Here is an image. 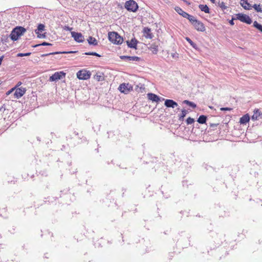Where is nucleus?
Here are the masks:
<instances>
[{"label": "nucleus", "instance_id": "1", "mask_svg": "<svg viewBox=\"0 0 262 262\" xmlns=\"http://www.w3.org/2000/svg\"><path fill=\"white\" fill-rule=\"evenodd\" d=\"M26 32V29L22 27H16L11 32L10 38L13 41H16L18 37Z\"/></svg>", "mask_w": 262, "mask_h": 262}, {"label": "nucleus", "instance_id": "2", "mask_svg": "<svg viewBox=\"0 0 262 262\" xmlns=\"http://www.w3.org/2000/svg\"><path fill=\"white\" fill-rule=\"evenodd\" d=\"M108 37L111 42L116 45L121 44L123 40V38L116 32H109Z\"/></svg>", "mask_w": 262, "mask_h": 262}, {"label": "nucleus", "instance_id": "3", "mask_svg": "<svg viewBox=\"0 0 262 262\" xmlns=\"http://www.w3.org/2000/svg\"><path fill=\"white\" fill-rule=\"evenodd\" d=\"M125 8L129 11L133 12H136L138 9V5L137 3L133 0H129L125 3Z\"/></svg>", "mask_w": 262, "mask_h": 262}, {"label": "nucleus", "instance_id": "4", "mask_svg": "<svg viewBox=\"0 0 262 262\" xmlns=\"http://www.w3.org/2000/svg\"><path fill=\"white\" fill-rule=\"evenodd\" d=\"M91 73L86 70H80L77 73V77L79 79L87 80L91 77Z\"/></svg>", "mask_w": 262, "mask_h": 262}, {"label": "nucleus", "instance_id": "5", "mask_svg": "<svg viewBox=\"0 0 262 262\" xmlns=\"http://www.w3.org/2000/svg\"><path fill=\"white\" fill-rule=\"evenodd\" d=\"M14 93L13 94V98L19 99L21 98L26 93V89L25 88L20 87L17 88V86H15Z\"/></svg>", "mask_w": 262, "mask_h": 262}, {"label": "nucleus", "instance_id": "6", "mask_svg": "<svg viewBox=\"0 0 262 262\" xmlns=\"http://www.w3.org/2000/svg\"><path fill=\"white\" fill-rule=\"evenodd\" d=\"M236 19L247 24H251L252 23V20L248 15L242 13H238L236 14Z\"/></svg>", "mask_w": 262, "mask_h": 262}, {"label": "nucleus", "instance_id": "7", "mask_svg": "<svg viewBox=\"0 0 262 262\" xmlns=\"http://www.w3.org/2000/svg\"><path fill=\"white\" fill-rule=\"evenodd\" d=\"M66 76V73L63 71L56 72L50 77V81H56L62 79Z\"/></svg>", "mask_w": 262, "mask_h": 262}, {"label": "nucleus", "instance_id": "8", "mask_svg": "<svg viewBox=\"0 0 262 262\" xmlns=\"http://www.w3.org/2000/svg\"><path fill=\"white\" fill-rule=\"evenodd\" d=\"M132 88L133 87L130 84L123 83L119 85L118 89L121 93L126 94L128 93L130 90H132Z\"/></svg>", "mask_w": 262, "mask_h": 262}, {"label": "nucleus", "instance_id": "9", "mask_svg": "<svg viewBox=\"0 0 262 262\" xmlns=\"http://www.w3.org/2000/svg\"><path fill=\"white\" fill-rule=\"evenodd\" d=\"M71 35L76 42H82L84 41V36L81 33L71 32Z\"/></svg>", "mask_w": 262, "mask_h": 262}, {"label": "nucleus", "instance_id": "10", "mask_svg": "<svg viewBox=\"0 0 262 262\" xmlns=\"http://www.w3.org/2000/svg\"><path fill=\"white\" fill-rule=\"evenodd\" d=\"M194 28L198 31L204 32L206 30L204 24L200 21L197 20L193 24Z\"/></svg>", "mask_w": 262, "mask_h": 262}, {"label": "nucleus", "instance_id": "11", "mask_svg": "<svg viewBox=\"0 0 262 262\" xmlns=\"http://www.w3.org/2000/svg\"><path fill=\"white\" fill-rule=\"evenodd\" d=\"M164 105L167 107L174 108L177 107L178 103L171 99H166L165 100Z\"/></svg>", "mask_w": 262, "mask_h": 262}, {"label": "nucleus", "instance_id": "12", "mask_svg": "<svg viewBox=\"0 0 262 262\" xmlns=\"http://www.w3.org/2000/svg\"><path fill=\"white\" fill-rule=\"evenodd\" d=\"M143 32L144 34V36L146 38L151 39L154 36L151 33L150 29L148 28H144L143 29Z\"/></svg>", "mask_w": 262, "mask_h": 262}, {"label": "nucleus", "instance_id": "13", "mask_svg": "<svg viewBox=\"0 0 262 262\" xmlns=\"http://www.w3.org/2000/svg\"><path fill=\"white\" fill-rule=\"evenodd\" d=\"M261 119V113L258 110L254 111L253 115L252 116L251 119L253 121Z\"/></svg>", "mask_w": 262, "mask_h": 262}, {"label": "nucleus", "instance_id": "14", "mask_svg": "<svg viewBox=\"0 0 262 262\" xmlns=\"http://www.w3.org/2000/svg\"><path fill=\"white\" fill-rule=\"evenodd\" d=\"M240 4L246 10H251L252 8V6L248 3L246 0H241Z\"/></svg>", "mask_w": 262, "mask_h": 262}, {"label": "nucleus", "instance_id": "15", "mask_svg": "<svg viewBox=\"0 0 262 262\" xmlns=\"http://www.w3.org/2000/svg\"><path fill=\"white\" fill-rule=\"evenodd\" d=\"M147 96H148V98L149 100H150L154 102H158L160 100V98L159 97V96H158L157 95H156L155 94L148 93L147 94Z\"/></svg>", "mask_w": 262, "mask_h": 262}, {"label": "nucleus", "instance_id": "16", "mask_svg": "<svg viewBox=\"0 0 262 262\" xmlns=\"http://www.w3.org/2000/svg\"><path fill=\"white\" fill-rule=\"evenodd\" d=\"M137 42V40L135 38L132 39L130 41H126L128 47L134 49H136Z\"/></svg>", "mask_w": 262, "mask_h": 262}, {"label": "nucleus", "instance_id": "17", "mask_svg": "<svg viewBox=\"0 0 262 262\" xmlns=\"http://www.w3.org/2000/svg\"><path fill=\"white\" fill-rule=\"evenodd\" d=\"M175 10L178 12L179 14L182 15L183 17L186 18V17H188V14L186 12L184 11L181 8L179 7H177L175 8Z\"/></svg>", "mask_w": 262, "mask_h": 262}, {"label": "nucleus", "instance_id": "18", "mask_svg": "<svg viewBox=\"0 0 262 262\" xmlns=\"http://www.w3.org/2000/svg\"><path fill=\"white\" fill-rule=\"evenodd\" d=\"M122 59H127L129 61H139L140 58L137 56H122L121 57Z\"/></svg>", "mask_w": 262, "mask_h": 262}, {"label": "nucleus", "instance_id": "19", "mask_svg": "<svg viewBox=\"0 0 262 262\" xmlns=\"http://www.w3.org/2000/svg\"><path fill=\"white\" fill-rule=\"evenodd\" d=\"M87 40H88L89 44L90 45H93V46L98 45V41L94 37L90 36L89 37V38L87 39Z\"/></svg>", "mask_w": 262, "mask_h": 262}, {"label": "nucleus", "instance_id": "20", "mask_svg": "<svg viewBox=\"0 0 262 262\" xmlns=\"http://www.w3.org/2000/svg\"><path fill=\"white\" fill-rule=\"evenodd\" d=\"M250 120V117L248 114L244 115L240 119L239 122L241 124H246Z\"/></svg>", "mask_w": 262, "mask_h": 262}, {"label": "nucleus", "instance_id": "21", "mask_svg": "<svg viewBox=\"0 0 262 262\" xmlns=\"http://www.w3.org/2000/svg\"><path fill=\"white\" fill-rule=\"evenodd\" d=\"M94 79L98 81H102L104 80L103 74L102 73H97L94 76Z\"/></svg>", "mask_w": 262, "mask_h": 262}, {"label": "nucleus", "instance_id": "22", "mask_svg": "<svg viewBox=\"0 0 262 262\" xmlns=\"http://www.w3.org/2000/svg\"><path fill=\"white\" fill-rule=\"evenodd\" d=\"M199 8L201 9V11H204L205 13H209V9L208 7L205 5H200L199 6Z\"/></svg>", "mask_w": 262, "mask_h": 262}, {"label": "nucleus", "instance_id": "23", "mask_svg": "<svg viewBox=\"0 0 262 262\" xmlns=\"http://www.w3.org/2000/svg\"><path fill=\"white\" fill-rule=\"evenodd\" d=\"M207 117L205 115H201L198 119V122L200 124H204L206 122Z\"/></svg>", "mask_w": 262, "mask_h": 262}, {"label": "nucleus", "instance_id": "24", "mask_svg": "<svg viewBox=\"0 0 262 262\" xmlns=\"http://www.w3.org/2000/svg\"><path fill=\"white\" fill-rule=\"evenodd\" d=\"M150 49L154 54H157L158 51V47L155 44H151L150 47Z\"/></svg>", "mask_w": 262, "mask_h": 262}, {"label": "nucleus", "instance_id": "25", "mask_svg": "<svg viewBox=\"0 0 262 262\" xmlns=\"http://www.w3.org/2000/svg\"><path fill=\"white\" fill-rule=\"evenodd\" d=\"M183 103L190 106L192 108H195L196 107V105L194 103L187 100H184Z\"/></svg>", "mask_w": 262, "mask_h": 262}, {"label": "nucleus", "instance_id": "26", "mask_svg": "<svg viewBox=\"0 0 262 262\" xmlns=\"http://www.w3.org/2000/svg\"><path fill=\"white\" fill-rule=\"evenodd\" d=\"M252 8H253L257 12H262V5H260V4H254L252 6Z\"/></svg>", "mask_w": 262, "mask_h": 262}, {"label": "nucleus", "instance_id": "27", "mask_svg": "<svg viewBox=\"0 0 262 262\" xmlns=\"http://www.w3.org/2000/svg\"><path fill=\"white\" fill-rule=\"evenodd\" d=\"M44 29H45L44 25L40 24L38 25V26L37 27V29L36 30H35V32L36 34H38V32H39V31L41 32V31H43Z\"/></svg>", "mask_w": 262, "mask_h": 262}, {"label": "nucleus", "instance_id": "28", "mask_svg": "<svg viewBox=\"0 0 262 262\" xmlns=\"http://www.w3.org/2000/svg\"><path fill=\"white\" fill-rule=\"evenodd\" d=\"M77 52V51L62 52H57L51 53H49V54H44V55H42V56H48V55H50L59 54V53H62V54L73 53H76Z\"/></svg>", "mask_w": 262, "mask_h": 262}, {"label": "nucleus", "instance_id": "29", "mask_svg": "<svg viewBox=\"0 0 262 262\" xmlns=\"http://www.w3.org/2000/svg\"><path fill=\"white\" fill-rule=\"evenodd\" d=\"M187 114V111L186 110H182L181 114L179 116V120L180 121H182L184 119V118L186 116Z\"/></svg>", "mask_w": 262, "mask_h": 262}, {"label": "nucleus", "instance_id": "30", "mask_svg": "<svg viewBox=\"0 0 262 262\" xmlns=\"http://www.w3.org/2000/svg\"><path fill=\"white\" fill-rule=\"evenodd\" d=\"M186 18H187L191 22L192 25H193L195 22V21L197 20V19L194 16L190 15L189 14L188 17H186Z\"/></svg>", "mask_w": 262, "mask_h": 262}, {"label": "nucleus", "instance_id": "31", "mask_svg": "<svg viewBox=\"0 0 262 262\" xmlns=\"http://www.w3.org/2000/svg\"><path fill=\"white\" fill-rule=\"evenodd\" d=\"M253 26L262 32V25L258 24L256 21L253 23Z\"/></svg>", "mask_w": 262, "mask_h": 262}, {"label": "nucleus", "instance_id": "32", "mask_svg": "<svg viewBox=\"0 0 262 262\" xmlns=\"http://www.w3.org/2000/svg\"><path fill=\"white\" fill-rule=\"evenodd\" d=\"M186 40L190 44V45L194 49H197L196 45L194 43L189 37H186Z\"/></svg>", "mask_w": 262, "mask_h": 262}, {"label": "nucleus", "instance_id": "33", "mask_svg": "<svg viewBox=\"0 0 262 262\" xmlns=\"http://www.w3.org/2000/svg\"><path fill=\"white\" fill-rule=\"evenodd\" d=\"M218 6L220 7L223 10H224L227 8V7L225 5L223 2H219Z\"/></svg>", "mask_w": 262, "mask_h": 262}, {"label": "nucleus", "instance_id": "34", "mask_svg": "<svg viewBox=\"0 0 262 262\" xmlns=\"http://www.w3.org/2000/svg\"><path fill=\"white\" fill-rule=\"evenodd\" d=\"M85 55H94L98 57H100V55L96 52H86L84 53Z\"/></svg>", "mask_w": 262, "mask_h": 262}, {"label": "nucleus", "instance_id": "35", "mask_svg": "<svg viewBox=\"0 0 262 262\" xmlns=\"http://www.w3.org/2000/svg\"><path fill=\"white\" fill-rule=\"evenodd\" d=\"M194 122V119H193L191 117H188L186 120V122H187V124H191L193 123Z\"/></svg>", "mask_w": 262, "mask_h": 262}, {"label": "nucleus", "instance_id": "36", "mask_svg": "<svg viewBox=\"0 0 262 262\" xmlns=\"http://www.w3.org/2000/svg\"><path fill=\"white\" fill-rule=\"evenodd\" d=\"M31 53H18L17 54V57H23V56H28L31 55Z\"/></svg>", "mask_w": 262, "mask_h": 262}, {"label": "nucleus", "instance_id": "37", "mask_svg": "<svg viewBox=\"0 0 262 262\" xmlns=\"http://www.w3.org/2000/svg\"><path fill=\"white\" fill-rule=\"evenodd\" d=\"M51 45H52L51 43H48L46 42H43L42 43L39 44V45H36L34 46V47H38L39 46H51Z\"/></svg>", "mask_w": 262, "mask_h": 262}, {"label": "nucleus", "instance_id": "38", "mask_svg": "<svg viewBox=\"0 0 262 262\" xmlns=\"http://www.w3.org/2000/svg\"><path fill=\"white\" fill-rule=\"evenodd\" d=\"M37 34V37L39 38H45L46 37V35L45 34H40V33H39V32H38V34Z\"/></svg>", "mask_w": 262, "mask_h": 262}, {"label": "nucleus", "instance_id": "39", "mask_svg": "<svg viewBox=\"0 0 262 262\" xmlns=\"http://www.w3.org/2000/svg\"><path fill=\"white\" fill-rule=\"evenodd\" d=\"M220 110L221 111H231L232 108L230 107H221Z\"/></svg>", "mask_w": 262, "mask_h": 262}, {"label": "nucleus", "instance_id": "40", "mask_svg": "<svg viewBox=\"0 0 262 262\" xmlns=\"http://www.w3.org/2000/svg\"><path fill=\"white\" fill-rule=\"evenodd\" d=\"M15 89V88H14V87L12 89H11L10 90L8 91L7 92V95H9L12 92H13V91H14V90Z\"/></svg>", "mask_w": 262, "mask_h": 262}, {"label": "nucleus", "instance_id": "41", "mask_svg": "<svg viewBox=\"0 0 262 262\" xmlns=\"http://www.w3.org/2000/svg\"><path fill=\"white\" fill-rule=\"evenodd\" d=\"M64 29L66 30H67V31H71L72 29V28H70L69 26H65Z\"/></svg>", "mask_w": 262, "mask_h": 262}, {"label": "nucleus", "instance_id": "42", "mask_svg": "<svg viewBox=\"0 0 262 262\" xmlns=\"http://www.w3.org/2000/svg\"><path fill=\"white\" fill-rule=\"evenodd\" d=\"M233 20H234V18H232L231 20H230L229 21V24H230L231 25H233L234 24Z\"/></svg>", "mask_w": 262, "mask_h": 262}, {"label": "nucleus", "instance_id": "43", "mask_svg": "<svg viewBox=\"0 0 262 262\" xmlns=\"http://www.w3.org/2000/svg\"><path fill=\"white\" fill-rule=\"evenodd\" d=\"M4 55H3V56L0 57V66L2 64V61H3V59H4Z\"/></svg>", "mask_w": 262, "mask_h": 262}, {"label": "nucleus", "instance_id": "44", "mask_svg": "<svg viewBox=\"0 0 262 262\" xmlns=\"http://www.w3.org/2000/svg\"><path fill=\"white\" fill-rule=\"evenodd\" d=\"M21 84V82L20 81H19L15 86H17V88H19V86Z\"/></svg>", "mask_w": 262, "mask_h": 262}, {"label": "nucleus", "instance_id": "45", "mask_svg": "<svg viewBox=\"0 0 262 262\" xmlns=\"http://www.w3.org/2000/svg\"><path fill=\"white\" fill-rule=\"evenodd\" d=\"M210 1L214 4L215 3V0H210Z\"/></svg>", "mask_w": 262, "mask_h": 262}, {"label": "nucleus", "instance_id": "46", "mask_svg": "<svg viewBox=\"0 0 262 262\" xmlns=\"http://www.w3.org/2000/svg\"><path fill=\"white\" fill-rule=\"evenodd\" d=\"M172 56L173 57H175V54H172Z\"/></svg>", "mask_w": 262, "mask_h": 262}, {"label": "nucleus", "instance_id": "47", "mask_svg": "<svg viewBox=\"0 0 262 262\" xmlns=\"http://www.w3.org/2000/svg\"><path fill=\"white\" fill-rule=\"evenodd\" d=\"M261 119H262V113H261Z\"/></svg>", "mask_w": 262, "mask_h": 262}]
</instances>
